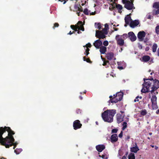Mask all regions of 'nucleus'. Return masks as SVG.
Instances as JSON below:
<instances>
[{
    "instance_id": "f257e3e1",
    "label": "nucleus",
    "mask_w": 159,
    "mask_h": 159,
    "mask_svg": "<svg viewBox=\"0 0 159 159\" xmlns=\"http://www.w3.org/2000/svg\"><path fill=\"white\" fill-rule=\"evenodd\" d=\"M15 132L10 127L5 126L4 128L1 127L0 128V143L7 148L14 145L13 149L16 148L17 143L14 144L15 139L13 135Z\"/></svg>"
},
{
    "instance_id": "f03ea898",
    "label": "nucleus",
    "mask_w": 159,
    "mask_h": 159,
    "mask_svg": "<svg viewBox=\"0 0 159 159\" xmlns=\"http://www.w3.org/2000/svg\"><path fill=\"white\" fill-rule=\"evenodd\" d=\"M143 80L144 82L142 84L143 87L141 90L142 93L150 92L153 94L159 88V81L156 79L144 78Z\"/></svg>"
},
{
    "instance_id": "7ed1b4c3",
    "label": "nucleus",
    "mask_w": 159,
    "mask_h": 159,
    "mask_svg": "<svg viewBox=\"0 0 159 159\" xmlns=\"http://www.w3.org/2000/svg\"><path fill=\"white\" fill-rule=\"evenodd\" d=\"M116 112L115 109H107L102 114V117L104 121L111 123L113 121V117Z\"/></svg>"
},
{
    "instance_id": "20e7f679",
    "label": "nucleus",
    "mask_w": 159,
    "mask_h": 159,
    "mask_svg": "<svg viewBox=\"0 0 159 159\" xmlns=\"http://www.w3.org/2000/svg\"><path fill=\"white\" fill-rule=\"evenodd\" d=\"M122 2L125 4L124 7L128 10H131L134 7L133 2L130 1L128 0H122Z\"/></svg>"
},
{
    "instance_id": "39448f33",
    "label": "nucleus",
    "mask_w": 159,
    "mask_h": 159,
    "mask_svg": "<svg viewBox=\"0 0 159 159\" xmlns=\"http://www.w3.org/2000/svg\"><path fill=\"white\" fill-rule=\"evenodd\" d=\"M82 124L80 123L79 120H76L74 121L73 123V127L74 129L76 130L81 128Z\"/></svg>"
},
{
    "instance_id": "423d86ee",
    "label": "nucleus",
    "mask_w": 159,
    "mask_h": 159,
    "mask_svg": "<svg viewBox=\"0 0 159 159\" xmlns=\"http://www.w3.org/2000/svg\"><path fill=\"white\" fill-rule=\"evenodd\" d=\"M100 30H97L96 31L95 36L99 39H103L105 38L106 36Z\"/></svg>"
},
{
    "instance_id": "0eeeda50",
    "label": "nucleus",
    "mask_w": 159,
    "mask_h": 159,
    "mask_svg": "<svg viewBox=\"0 0 159 159\" xmlns=\"http://www.w3.org/2000/svg\"><path fill=\"white\" fill-rule=\"evenodd\" d=\"M120 35H116L115 37V39L116 40L117 43L118 45L120 46H122L124 44V40L121 38H119Z\"/></svg>"
},
{
    "instance_id": "6e6552de",
    "label": "nucleus",
    "mask_w": 159,
    "mask_h": 159,
    "mask_svg": "<svg viewBox=\"0 0 159 159\" xmlns=\"http://www.w3.org/2000/svg\"><path fill=\"white\" fill-rule=\"evenodd\" d=\"M146 36V33L144 31H139L137 35L138 38L139 39L140 41H142L143 40V38Z\"/></svg>"
},
{
    "instance_id": "1a4fd4ad",
    "label": "nucleus",
    "mask_w": 159,
    "mask_h": 159,
    "mask_svg": "<svg viewBox=\"0 0 159 159\" xmlns=\"http://www.w3.org/2000/svg\"><path fill=\"white\" fill-rule=\"evenodd\" d=\"M123 95V93L121 92H117L116 94L113 95V96L116 98V99L118 100V101H120L122 100Z\"/></svg>"
},
{
    "instance_id": "9d476101",
    "label": "nucleus",
    "mask_w": 159,
    "mask_h": 159,
    "mask_svg": "<svg viewBox=\"0 0 159 159\" xmlns=\"http://www.w3.org/2000/svg\"><path fill=\"white\" fill-rule=\"evenodd\" d=\"M128 37L132 42L135 41L136 39V37L133 32L128 33Z\"/></svg>"
},
{
    "instance_id": "9b49d317",
    "label": "nucleus",
    "mask_w": 159,
    "mask_h": 159,
    "mask_svg": "<svg viewBox=\"0 0 159 159\" xmlns=\"http://www.w3.org/2000/svg\"><path fill=\"white\" fill-rule=\"evenodd\" d=\"M93 45L97 49H99L102 44V42L100 39H98L93 43Z\"/></svg>"
},
{
    "instance_id": "f8f14e48",
    "label": "nucleus",
    "mask_w": 159,
    "mask_h": 159,
    "mask_svg": "<svg viewBox=\"0 0 159 159\" xmlns=\"http://www.w3.org/2000/svg\"><path fill=\"white\" fill-rule=\"evenodd\" d=\"M106 57L109 60H112L114 57V54L111 52L105 53Z\"/></svg>"
},
{
    "instance_id": "ddd939ff",
    "label": "nucleus",
    "mask_w": 159,
    "mask_h": 159,
    "mask_svg": "<svg viewBox=\"0 0 159 159\" xmlns=\"http://www.w3.org/2000/svg\"><path fill=\"white\" fill-rule=\"evenodd\" d=\"M139 21L138 20H134L131 21L129 25L132 28H134L137 26L139 24Z\"/></svg>"
},
{
    "instance_id": "4468645a",
    "label": "nucleus",
    "mask_w": 159,
    "mask_h": 159,
    "mask_svg": "<svg viewBox=\"0 0 159 159\" xmlns=\"http://www.w3.org/2000/svg\"><path fill=\"white\" fill-rule=\"evenodd\" d=\"M135 146L130 148V151L132 152L136 153L139 150V149L137 146L136 143H135Z\"/></svg>"
},
{
    "instance_id": "2eb2a0df",
    "label": "nucleus",
    "mask_w": 159,
    "mask_h": 159,
    "mask_svg": "<svg viewBox=\"0 0 159 159\" xmlns=\"http://www.w3.org/2000/svg\"><path fill=\"white\" fill-rule=\"evenodd\" d=\"M124 116L120 114H117L116 116L117 122L119 124L123 121Z\"/></svg>"
},
{
    "instance_id": "dca6fc26",
    "label": "nucleus",
    "mask_w": 159,
    "mask_h": 159,
    "mask_svg": "<svg viewBox=\"0 0 159 159\" xmlns=\"http://www.w3.org/2000/svg\"><path fill=\"white\" fill-rule=\"evenodd\" d=\"M97 150L99 152H102L105 148L104 145H99L96 146Z\"/></svg>"
},
{
    "instance_id": "f3484780",
    "label": "nucleus",
    "mask_w": 159,
    "mask_h": 159,
    "mask_svg": "<svg viewBox=\"0 0 159 159\" xmlns=\"http://www.w3.org/2000/svg\"><path fill=\"white\" fill-rule=\"evenodd\" d=\"M111 142L112 143H114L118 140V137L117 134H112L111 137Z\"/></svg>"
},
{
    "instance_id": "a211bd4d",
    "label": "nucleus",
    "mask_w": 159,
    "mask_h": 159,
    "mask_svg": "<svg viewBox=\"0 0 159 159\" xmlns=\"http://www.w3.org/2000/svg\"><path fill=\"white\" fill-rule=\"evenodd\" d=\"M109 98H110V99L109 100V102H111L112 103H116L118 102V100L116 99V98L113 96H110Z\"/></svg>"
},
{
    "instance_id": "6ab92c4d",
    "label": "nucleus",
    "mask_w": 159,
    "mask_h": 159,
    "mask_svg": "<svg viewBox=\"0 0 159 159\" xmlns=\"http://www.w3.org/2000/svg\"><path fill=\"white\" fill-rule=\"evenodd\" d=\"M131 14H129V15H128L127 16H126L125 18V22L127 25L129 24L130 21H132L131 17L129 16L131 15Z\"/></svg>"
},
{
    "instance_id": "aec40b11",
    "label": "nucleus",
    "mask_w": 159,
    "mask_h": 159,
    "mask_svg": "<svg viewBox=\"0 0 159 159\" xmlns=\"http://www.w3.org/2000/svg\"><path fill=\"white\" fill-rule=\"evenodd\" d=\"M150 57L148 55H144L142 57L141 60L142 61L147 62L148 61L150 60Z\"/></svg>"
},
{
    "instance_id": "412c9836",
    "label": "nucleus",
    "mask_w": 159,
    "mask_h": 159,
    "mask_svg": "<svg viewBox=\"0 0 159 159\" xmlns=\"http://www.w3.org/2000/svg\"><path fill=\"white\" fill-rule=\"evenodd\" d=\"M100 48V52L101 54H104L107 51V48L104 46H101Z\"/></svg>"
},
{
    "instance_id": "4be33fe9",
    "label": "nucleus",
    "mask_w": 159,
    "mask_h": 159,
    "mask_svg": "<svg viewBox=\"0 0 159 159\" xmlns=\"http://www.w3.org/2000/svg\"><path fill=\"white\" fill-rule=\"evenodd\" d=\"M82 22L81 21H79L78 22V24H80L81 26L80 27H79V30H81L82 31H84V26L83 25H82Z\"/></svg>"
},
{
    "instance_id": "5701e85b",
    "label": "nucleus",
    "mask_w": 159,
    "mask_h": 159,
    "mask_svg": "<svg viewBox=\"0 0 159 159\" xmlns=\"http://www.w3.org/2000/svg\"><path fill=\"white\" fill-rule=\"evenodd\" d=\"M116 7L118 10L119 12L121 13L122 12L121 10L123 9V7L120 4H117L116 5Z\"/></svg>"
},
{
    "instance_id": "b1692460",
    "label": "nucleus",
    "mask_w": 159,
    "mask_h": 159,
    "mask_svg": "<svg viewBox=\"0 0 159 159\" xmlns=\"http://www.w3.org/2000/svg\"><path fill=\"white\" fill-rule=\"evenodd\" d=\"M153 7L155 9L159 8V2H155L153 4Z\"/></svg>"
},
{
    "instance_id": "393cba45",
    "label": "nucleus",
    "mask_w": 159,
    "mask_h": 159,
    "mask_svg": "<svg viewBox=\"0 0 159 159\" xmlns=\"http://www.w3.org/2000/svg\"><path fill=\"white\" fill-rule=\"evenodd\" d=\"M71 28L75 31H77L79 30V26L77 25H70Z\"/></svg>"
},
{
    "instance_id": "a878e982",
    "label": "nucleus",
    "mask_w": 159,
    "mask_h": 159,
    "mask_svg": "<svg viewBox=\"0 0 159 159\" xmlns=\"http://www.w3.org/2000/svg\"><path fill=\"white\" fill-rule=\"evenodd\" d=\"M157 48V44L156 43H154L152 47V52H155L156 51Z\"/></svg>"
},
{
    "instance_id": "bb28decb",
    "label": "nucleus",
    "mask_w": 159,
    "mask_h": 159,
    "mask_svg": "<svg viewBox=\"0 0 159 159\" xmlns=\"http://www.w3.org/2000/svg\"><path fill=\"white\" fill-rule=\"evenodd\" d=\"M157 98L155 95L152 96L151 98V101L152 103L157 102Z\"/></svg>"
},
{
    "instance_id": "cd10ccee",
    "label": "nucleus",
    "mask_w": 159,
    "mask_h": 159,
    "mask_svg": "<svg viewBox=\"0 0 159 159\" xmlns=\"http://www.w3.org/2000/svg\"><path fill=\"white\" fill-rule=\"evenodd\" d=\"M152 106L153 110H156L158 108L157 102L152 103Z\"/></svg>"
},
{
    "instance_id": "c85d7f7f",
    "label": "nucleus",
    "mask_w": 159,
    "mask_h": 159,
    "mask_svg": "<svg viewBox=\"0 0 159 159\" xmlns=\"http://www.w3.org/2000/svg\"><path fill=\"white\" fill-rule=\"evenodd\" d=\"M152 14L153 15H157L159 14V8L157 9V10L155 9L152 10Z\"/></svg>"
},
{
    "instance_id": "c756f323",
    "label": "nucleus",
    "mask_w": 159,
    "mask_h": 159,
    "mask_svg": "<svg viewBox=\"0 0 159 159\" xmlns=\"http://www.w3.org/2000/svg\"><path fill=\"white\" fill-rule=\"evenodd\" d=\"M147 112L145 109L142 110L140 111V114L143 116H145L147 114Z\"/></svg>"
},
{
    "instance_id": "7c9ffc66",
    "label": "nucleus",
    "mask_w": 159,
    "mask_h": 159,
    "mask_svg": "<svg viewBox=\"0 0 159 159\" xmlns=\"http://www.w3.org/2000/svg\"><path fill=\"white\" fill-rule=\"evenodd\" d=\"M22 150L21 148H16L14 152L17 154H19L22 151Z\"/></svg>"
},
{
    "instance_id": "2f4dec72",
    "label": "nucleus",
    "mask_w": 159,
    "mask_h": 159,
    "mask_svg": "<svg viewBox=\"0 0 159 159\" xmlns=\"http://www.w3.org/2000/svg\"><path fill=\"white\" fill-rule=\"evenodd\" d=\"M129 159H135L134 154V153H131L128 156Z\"/></svg>"
},
{
    "instance_id": "473e14b6",
    "label": "nucleus",
    "mask_w": 159,
    "mask_h": 159,
    "mask_svg": "<svg viewBox=\"0 0 159 159\" xmlns=\"http://www.w3.org/2000/svg\"><path fill=\"white\" fill-rule=\"evenodd\" d=\"M127 123L125 122H123L122 124L123 127L122 128V130H124L125 128H126L127 127Z\"/></svg>"
},
{
    "instance_id": "72a5a7b5",
    "label": "nucleus",
    "mask_w": 159,
    "mask_h": 159,
    "mask_svg": "<svg viewBox=\"0 0 159 159\" xmlns=\"http://www.w3.org/2000/svg\"><path fill=\"white\" fill-rule=\"evenodd\" d=\"M96 23L95 24L96 28H97L99 30H100L101 28V24L100 23H98L97 24V25H96Z\"/></svg>"
},
{
    "instance_id": "f704fd0d",
    "label": "nucleus",
    "mask_w": 159,
    "mask_h": 159,
    "mask_svg": "<svg viewBox=\"0 0 159 159\" xmlns=\"http://www.w3.org/2000/svg\"><path fill=\"white\" fill-rule=\"evenodd\" d=\"M108 30V29L104 28L102 29V30L101 31L103 34H104L105 35H107V34L108 32L107 30Z\"/></svg>"
},
{
    "instance_id": "c9c22d12",
    "label": "nucleus",
    "mask_w": 159,
    "mask_h": 159,
    "mask_svg": "<svg viewBox=\"0 0 159 159\" xmlns=\"http://www.w3.org/2000/svg\"><path fill=\"white\" fill-rule=\"evenodd\" d=\"M89 49L88 48H87L84 53V54L86 55L87 57H88V55L89 54Z\"/></svg>"
},
{
    "instance_id": "e433bc0d",
    "label": "nucleus",
    "mask_w": 159,
    "mask_h": 159,
    "mask_svg": "<svg viewBox=\"0 0 159 159\" xmlns=\"http://www.w3.org/2000/svg\"><path fill=\"white\" fill-rule=\"evenodd\" d=\"M155 31L157 34H159V25H157L156 27Z\"/></svg>"
},
{
    "instance_id": "4c0bfd02",
    "label": "nucleus",
    "mask_w": 159,
    "mask_h": 159,
    "mask_svg": "<svg viewBox=\"0 0 159 159\" xmlns=\"http://www.w3.org/2000/svg\"><path fill=\"white\" fill-rule=\"evenodd\" d=\"M83 12L84 14L86 15H89V13L88 11V10L87 8H85L84 10V11H83Z\"/></svg>"
},
{
    "instance_id": "58836bf2",
    "label": "nucleus",
    "mask_w": 159,
    "mask_h": 159,
    "mask_svg": "<svg viewBox=\"0 0 159 159\" xmlns=\"http://www.w3.org/2000/svg\"><path fill=\"white\" fill-rule=\"evenodd\" d=\"M74 8L76 10L79 11L80 8V7L77 4H75L74 6Z\"/></svg>"
},
{
    "instance_id": "ea45409f",
    "label": "nucleus",
    "mask_w": 159,
    "mask_h": 159,
    "mask_svg": "<svg viewBox=\"0 0 159 159\" xmlns=\"http://www.w3.org/2000/svg\"><path fill=\"white\" fill-rule=\"evenodd\" d=\"M59 26V24L57 23H55L54 24V26L53 27V28L54 29L55 28Z\"/></svg>"
},
{
    "instance_id": "a19ab883",
    "label": "nucleus",
    "mask_w": 159,
    "mask_h": 159,
    "mask_svg": "<svg viewBox=\"0 0 159 159\" xmlns=\"http://www.w3.org/2000/svg\"><path fill=\"white\" fill-rule=\"evenodd\" d=\"M121 37H123V38L125 39L128 37V34L127 35L126 34H124L121 35Z\"/></svg>"
},
{
    "instance_id": "79ce46f5",
    "label": "nucleus",
    "mask_w": 159,
    "mask_h": 159,
    "mask_svg": "<svg viewBox=\"0 0 159 159\" xmlns=\"http://www.w3.org/2000/svg\"><path fill=\"white\" fill-rule=\"evenodd\" d=\"M108 42L107 40L103 42V44L105 47L108 46Z\"/></svg>"
},
{
    "instance_id": "37998d69",
    "label": "nucleus",
    "mask_w": 159,
    "mask_h": 159,
    "mask_svg": "<svg viewBox=\"0 0 159 159\" xmlns=\"http://www.w3.org/2000/svg\"><path fill=\"white\" fill-rule=\"evenodd\" d=\"M109 61H108L106 60H103V63L102 64V65L103 66H105L107 65V63H109Z\"/></svg>"
},
{
    "instance_id": "c03bdc74",
    "label": "nucleus",
    "mask_w": 159,
    "mask_h": 159,
    "mask_svg": "<svg viewBox=\"0 0 159 159\" xmlns=\"http://www.w3.org/2000/svg\"><path fill=\"white\" fill-rule=\"evenodd\" d=\"M118 131V129H114L112 130L111 133H116Z\"/></svg>"
},
{
    "instance_id": "a18cd8bd",
    "label": "nucleus",
    "mask_w": 159,
    "mask_h": 159,
    "mask_svg": "<svg viewBox=\"0 0 159 159\" xmlns=\"http://www.w3.org/2000/svg\"><path fill=\"white\" fill-rule=\"evenodd\" d=\"M76 112L77 114H80L81 113V110L79 109H77L76 111Z\"/></svg>"
},
{
    "instance_id": "49530a36",
    "label": "nucleus",
    "mask_w": 159,
    "mask_h": 159,
    "mask_svg": "<svg viewBox=\"0 0 159 159\" xmlns=\"http://www.w3.org/2000/svg\"><path fill=\"white\" fill-rule=\"evenodd\" d=\"M146 18H147V19H150V20H151V19H152V16H151L149 14H147V15H146Z\"/></svg>"
},
{
    "instance_id": "de8ad7c7",
    "label": "nucleus",
    "mask_w": 159,
    "mask_h": 159,
    "mask_svg": "<svg viewBox=\"0 0 159 159\" xmlns=\"http://www.w3.org/2000/svg\"><path fill=\"white\" fill-rule=\"evenodd\" d=\"M139 96H137L136 98L134 100V102H139Z\"/></svg>"
},
{
    "instance_id": "09e8293b",
    "label": "nucleus",
    "mask_w": 159,
    "mask_h": 159,
    "mask_svg": "<svg viewBox=\"0 0 159 159\" xmlns=\"http://www.w3.org/2000/svg\"><path fill=\"white\" fill-rule=\"evenodd\" d=\"M123 136V131H121L120 133L119 134L118 136L119 138H121Z\"/></svg>"
},
{
    "instance_id": "8fccbe9b",
    "label": "nucleus",
    "mask_w": 159,
    "mask_h": 159,
    "mask_svg": "<svg viewBox=\"0 0 159 159\" xmlns=\"http://www.w3.org/2000/svg\"><path fill=\"white\" fill-rule=\"evenodd\" d=\"M85 61H86L87 62H89V63H90V62L91 63V61H90V58H87Z\"/></svg>"
},
{
    "instance_id": "3c124183",
    "label": "nucleus",
    "mask_w": 159,
    "mask_h": 159,
    "mask_svg": "<svg viewBox=\"0 0 159 159\" xmlns=\"http://www.w3.org/2000/svg\"><path fill=\"white\" fill-rule=\"evenodd\" d=\"M79 6H80V7L79 9V11L82 12L83 11V8L80 5H79Z\"/></svg>"
},
{
    "instance_id": "603ef678",
    "label": "nucleus",
    "mask_w": 159,
    "mask_h": 159,
    "mask_svg": "<svg viewBox=\"0 0 159 159\" xmlns=\"http://www.w3.org/2000/svg\"><path fill=\"white\" fill-rule=\"evenodd\" d=\"M67 1V0H58V1H60L61 2H64L63 3V4H65L66 2V1Z\"/></svg>"
},
{
    "instance_id": "864d4df0",
    "label": "nucleus",
    "mask_w": 159,
    "mask_h": 159,
    "mask_svg": "<svg viewBox=\"0 0 159 159\" xmlns=\"http://www.w3.org/2000/svg\"><path fill=\"white\" fill-rule=\"evenodd\" d=\"M106 28V29H109L108 25L107 24H106L105 25V28Z\"/></svg>"
},
{
    "instance_id": "5fc2aeb1",
    "label": "nucleus",
    "mask_w": 159,
    "mask_h": 159,
    "mask_svg": "<svg viewBox=\"0 0 159 159\" xmlns=\"http://www.w3.org/2000/svg\"><path fill=\"white\" fill-rule=\"evenodd\" d=\"M87 45L88 46L87 48L89 47L90 48L91 47V45L90 43H88Z\"/></svg>"
},
{
    "instance_id": "6e6d98bb",
    "label": "nucleus",
    "mask_w": 159,
    "mask_h": 159,
    "mask_svg": "<svg viewBox=\"0 0 159 159\" xmlns=\"http://www.w3.org/2000/svg\"><path fill=\"white\" fill-rule=\"evenodd\" d=\"M96 14V12L94 11V12H92L90 13V15H94Z\"/></svg>"
},
{
    "instance_id": "4d7b16f0",
    "label": "nucleus",
    "mask_w": 159,
    "mask_h": 159,
    "mask_svg": "<svg viewBox=\"0 0 159 159\" xmlns=\"http://www.w3.org/2000/svg\"><path fill=\"white\" fill-rule=\"evenodd\" d=\"M74 33H75L74 31H73L72 32H71V31H70V32L68 34H69V35H70Z\"/></svg>"
},
{
    "instance_id": "13d9d810",
    "label": "nucleus",
    "mask_w": 159,
    "mask_h": 159,
    "mask_svg": "<svg viewBox=\"0 0 159 159\" xmlns=\"http://www.w3.org/2000/svg\"><path fill=\"white\" fill-rule=\"evenodd\" d=\"M118 68L120 70H122L123 69V67L122 66H118Z\"/></svg>"
},
{
    "instance_id": "bf43d9fd",
    "label": "nucleus",
    "mask_w": 159,
    "mask_h": 159,
    "mask_svg": "<svg viewBox=\"0 0 159 159\" xmlns=\"http://www.w3.org/2000/svg\"><path fill=\"white\" fill-rule=\"evenodd\" d=\"M156 113L157 114H159V109H158L156 112Z\"/></svg>"
},
{
    "instance_id": "052dcab7",
    "label": "nucleus",
    "mask_w": 159,
    "mask_h": 159,
    "mask_svg": "<svg viewBox=\"0 0 159 159\" xmlns=\"http://www.w3.org/2000/svg\"><path fill=\"white\" fill-rule=\"evenodd\" d=\"M113 29L115 31H117L119 30L118 28H115V27H113Z\"/></svg>"
},
{
    "instance_id": "680f3d73",
    "label": "nucleus",
    "mask_w": 159,
    "mask_h": 159,
    "mask_svg": "<svg viewBox=\"0 0 159 159\" xmlns=\"http://www.w3.org/2000/svg\"><path fill=\"white\" fill-rule=\"evenodd\" d=\"M99 156L100 157H102V158L104 159L105 157V156L104 155H102V156L101 155H99Z\"/></svg>"
},
{
    "instance_id": "e2e57ef3",
    "label": "nucleus",
    "mask_w": 159,
    "mask_h": 159,
    "mask_svg": "<svg viewBox=\"0 0 159 159\" xmlns=\"http://www.w3.org/2000/svg\"><path fill=\"white\" fill-rule=\"evenodd\" d=\"M139 48L140 49H142V46L141 45H139Z\"/></svg>"
},
{
    "instance_id": "0e129e2a",
    "label": "nucleus",
    "mask_w": 159,
    "mask_h": 159,
    "mask_svg": "<svg viewBox=\"0 0 159 159\" xmlns=\"http://www.w3.org/2000/svg\"><path fill=\"white\" fill-rule=\"evenodd\" d=\"M149 47H146L145 50L146 51H148L149 50Z\"/></svg>"
},
{
    "instance_id": "69168bd1",
    "label": "nucleus",
    "mask_w": 159,
    "mask_h": 159,
    "mask_svg": "<svg viewBox=\"0 0 159 159\" xmlns=\"http://www.w3.org/2000/svg\"><path fill=\"white\" fill-rule=\"evenodd\" d=\"M86 56H84V57H83V59L84 60V61H85L86 60Z\"/></svg>"
},
{
    "instance_id": "338daca9",
    "label": "nucleus",
    "mask_w": 159,
    "mask_h": 159,
    "mask_svg": "<svg viewBox=\"0 0 159 159\" xmlns=\"http://www.w3.org/2000/svg\"><path fill=\"white\" fill-rule=\"evenodd\" d=\"M157 55L159 57V48H158L157 51Z\"/></svg>"
},
{
    "instance_id": "774afa93",
    "label": "nucleus",
    "mask_w": 159,
    "mask_h": 159,
    "mask_svg": "<svg viewBox=\"0 0 159 159\" xmlns=\"http://www.w3.org/2000/svg\"><path fill=\"white\" fill-rule=\"evenodd\" d=\"M122 159H127L126 157L125 156H123L122 158Z\"/></svg>"
}]
</instances>
